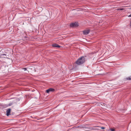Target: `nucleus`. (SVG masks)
<instances>
[{
	"mask_svg": "<svg viewBox=\"0 0 131 131\" xmlns=\"http://www.w3.org/2000/svg\"><path fill=\"white\" fill-rule=\"evenodd\" d=\"M54 91V89L53 88H49L46 90V92L49 93L50 92H53Z\"/></svg>",
	"mask_w": 131,
	"mask_h": 131,
	"instance_id": "5",
	"label": "nucleus"
},
{
	"mask_svg": "<svg viewBox=\"0 0 131 131\" xmlns=\"http://www.w3.org/2000/svg\"><path fill=\"white\" fill-rule=\"evenodd\" d=\"M0 58H2L1 54H0Z\"/></svg>",
	"mask_w": 131,
	"mask_h": 131,
	"instance_id": "14",
	"label": "nucleus"
},
{
	"mask_svg": "<svg viewBox=\"0 0 131 131\" xmlns=\"http://www.w3.org/2000/svg\"><path fill=\"white\" fill-rule=\"evenodd\" d=\"M128 17H131V14L128 16Z\"/></svg>",
	"mask_w": 131,
	"mask_h": 131,
	"instance_id": "13",
	"label": "nucleus"
},
{
	"mask_svg": "<svg viewBox=\"0 0 131 131\" xmlns=\"http://www.w3.org/2000/svg\"><path fill=\"white\" fill-rule=\"evenodd\" d=\"M11 111L10 108L8 109L6 111V115L7 116H8L10 115V113Z\"/></svg>",
	"mask_w": 131,
	"mask_h": 131,
	"instance_id": "6",
	"label": "nucleus"
},
{
	"mask_svg": "<svg viewBox=\"0 0 131 131\" xmlns=\"http://www.w3.org/2000/svg\"><path fill=\"white\" fill-rule=\"evenodd\" d=\"M6 56V55L5 54L2 53L1 54V57L2 58L5 57Z\"/></svg>",
	"mask_w": 131,
	"mask_h": 131,
	"instance_id": "8",
	"label": "nucleus"
},
{
	"mask_svg": "<svg viewBox=\"0 0 131 131\" xmlns=\"http://www.w3.org/2000/svg\"><path fill=\"white\" fill-rule=\"evenodd\" d=\"M127 79L128 80H131V76L127 78Z\"/></svg>",
	"mask_w": 131,
	"mask_h": 131,
	"instance_id": "9",
	"label": "nucleus"
},
{
	"mask_svg": "<svg viewBox=\"0 0 131 131\" xmlns=\"http://www.w3.org/2000/svg\"><path fill=\"white\" fill-rule=\"evenodd\" d=\"M102 129H104V127H102Z\"/></svg>",
	"mask_w": 131,
	"mask_h": 131,
	"instance_id": "15",
	"label": "nucleus"
},
{
	"mask_svg": "<svg viewBox=\"0 0 131 131\" xmlns=\"http://www.w3.org/2000/svg\"><path fill=\"white\" fill-rule=\"evenodd\" d=\"M86 60L85 58L84 57L82 56L79 58L75 62L77 65H80L84 63Z\"/></svg>",
	"mask_w": 131,
	"mask_h": 131,
	"instance_id": "1",
	"label": "nucleus"
},
{
	"mask_svg": "<svg viewBox=\"0 0 131 131\" xmlns=\"http://www.w3.org/2000/svg\"><path fill=\"white\" fill-rule=\"evenodd\" d=\"M110 130H111V131H115V129H113L111 128Z\"/></svg>",
	"mask_w": 131,
	"mask_h": 131,
	"instance_id": "12",
	"label": "nucleus"
},
{
	"mask_svg": "<svg viewBox=\"0 0 131 131\" xmlns=\"http://www.w3.org/2000/svg\"><path fill=\"white\" fill-rule=\"evenodd\" d=\"M13 104V103H10L8 105L9 106H10L11 105H12Z\"/></svg>",
	"mask_w": 131,
	"mask_h": 131,
	"instance_id": "11",
	"label": "nucleus"
},
{
	"mask_svg": "<svg viewBox=\"0 0 131 131\" xmlns=\"http://www.w3.org/2000/svg\"><path fill=\"white\" fill-rule=\"evenodd\" d=\"M22 69L24 70V71H26L27 70V68H22Z\"/></svg>",
	"mask_w": 131,
	"mask_h": 131,
	"instance_id": "10",
	"label": "nucleus"
},
{
	"mask_svg": "<svg viewBox=\"0 0 131 131\" xmlns=\"http://www.w3.org/2000/svg\"><path fill=\"white\" fill-rule=\"evenodd\" d=\"M70 26L71 27H74L77 26L78 25L77 23H71L70 24Z\"/></svg>",
	"mask_w": 131,
	"mask_h": 131,
	"instance_id": "2",
	"label": "nucleus"
},
{
	"mask_svg": "<svg viewBox=\"0 0 131 131\" xmlns=\"http://www.w3.org/2000/svg\"><path fill=\"white\" fill-rule=\"evenodd\" d=\"M52 46L53 47L57 48H60L61 47L60 46L56 44H53L52 45Z\"/></svg>",
	"mask_w": 131,
	"mask_h": 131,
	"instance_id": "7",
	"label": "nucleus"
},
{
	"mask_svg": "<svg viewBox=\"0 0 131 131\" xmlns=\"http://www.w3.org/2000/svg\"><path fill=\"white\" fill-rule=\"evenodd\" d=\"M77 128H84V129H85L86 128V126L85 125H80V126H78L77 127Z\"/></svg>",
	"mask_w": 131,
	"mask_h": 131,
	"instance_id": "3",
	"label": "nucleus"
},
{
	"mask_svg": "<svg viewBox=\"0 0 131 131\" xmlns=\"http://www.w3.org/2000/svg\"><path fill=\"white\" fill-rule=\"evenodd\" d=\"M90 32V30H85L83 31V34L85 35H86L89 34Z\"/></svg>",
	"mask_w": 131,
	"mask_h": 131,
	"instance_id": "4",
	"label": "nucleus"
}]
</instances>
